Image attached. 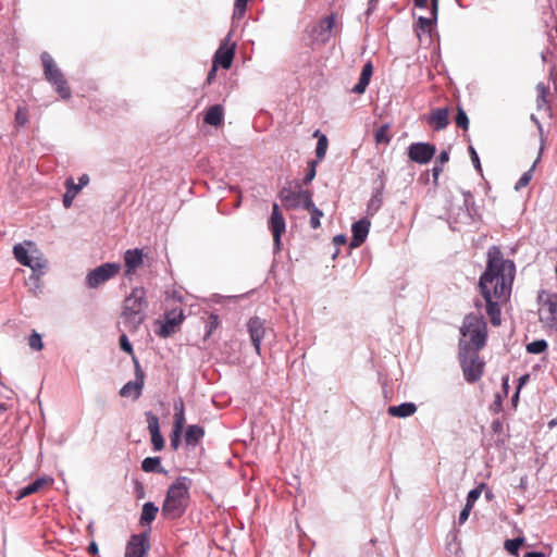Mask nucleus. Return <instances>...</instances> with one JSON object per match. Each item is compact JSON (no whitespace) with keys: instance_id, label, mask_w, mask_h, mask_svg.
<instances>
[{"instance_id":"1","label":"nucleus","mask_w":557,"mask_h":557,"mask_svg":"<svg viewBox=\"0 0 557 557\" xmlns=\"http://www.w3.org/2000/svg\"><path fill=\"white\" fill-rule=\"evenodd\" d=\"M515 275L513 261L505 259L499 247L492 246L487 251L486 268L480 276L479 288L493 325L502 322L500 306L510 298Z\"/></svg>"},{"instance_id":"2","label":"nucleus","mask_w":557,"mask_h":557,"mask_svg":"<svg viewBox=\"0 0 557 557\" xmlns=\"http://www.w3.org/2000/svg\"><path fill=\"white\" fill-rule=\"evenodd\" d=\"M190 480L186 476H178L169 487L162 505L161 513L168 520L181 518L189 504Z\"/></svg>"},{"instance_id":"3","label":"nucleus","mask_w":557,"mask_h":557,"mask_svg":"<svg viewBox=\"0 0 557 557\" xmlns=\"http://www.w3.org/2000/svg\"><path fill=\"white\" fill-rule=\"evenodd\" d=\"M460 333L463 337H469L468 342L460 344H469L472 349H482L485 346L487 330L486 323L482 315L469 313L465 317Z\"/></svg>"},{"instance_id":"4","label":"nucleus","mask_w":557,"mask_h":557,"mask_svg":"<svg viewBox=\"0 0 557 557\" xmlns=\"http://www.w3.org/2000/svg\"><path fill=\"white\" fill-rule=\"evenodd\" d=\"M459 359L467 382L479 381L484 371V362L480 359L479 349H472L469 344H459Z\"/></svg>"},{"instance_id":"5","label":"nucleus","mask_w":557,"mask_h":557,"mask_svg":"<svg viewBox=\"0 0 557 557\" xmlns=\"http://www.w3.org/2000/svg\"><path fill=\"white\" fill-rule=\"evenodd\" d=\"M40 60L44 67V75L47 82H49L63 100H69L72 96L71 88L67 82L52 57L48 52H42Z\"/></svg>"},{"instance_id":"6","label":"nucleus","mask_w":557,"mask_h":557,"mask_svg":"<svg viewBox=\"0 0 557 557\" xmlns=\"http://www.w3.org/2000/svg\"><path fill=\"white\" fill-rule=\"evenodd\" d=\"M539 302V320L547 330L557 333V294L540 290L537 295Z\"/></svg>"},{"instance_id":"7","label":"nucleus","mask_w":557,"mask_h":557,"mask_svg":"<svg viewBox=\"0 0 557 557\" xmlns=\"http://www.w3.org/2000/svg\"><path fill=\"white\" fill-rule=\"evenodd\" d=\"M146 289L141 286L134 287L123 302V317L140 323L144 320L143 313L147 307Z\"/></svg>"},{"instance_id":"8","label":"nucleus","mask_w":557,"mask_h":557,"mask_svg":"<svg viewBox=\"0 0 557 557\" xmlns=\"http://www.w3.org/2000/svg\"><path fill=\"white\" fill-rule=\"evenodd\" d=\"M121 265L115 262L103 263L88 272L86 275V285L89 288H98L106 282L110 281L119 274Z\"/></svg>"},{"instance_id":"9","label":"nucleus","mask_w":557,"mask_h":557,"mask_svg":"<svg viewBox=\"0 0 557 557\" xmlns=\"http://www.w3.org/2000/svg\"><path fill=\"white\" fill-rule=\"evenodd\" d=\"M268 226L273 236L274 250L280 251L282 246L281 238L286 231V222L276 202L272 205V212L268 221Z\"/></svg>"},{"instance_id":"10","label":"nucleus","mask_w":557,"mask_h":557,"mask_svg":"<svg viewBox=\"0 0 557 557\" xmlns=\"http://www.w3.org/2000/svg\"><path fill=\"white\" fill-rule=\"evenodd\" d=\"M135 381L127 382L119 392L121 397L138 399L145 385V373L136 357H134Z\"/></svg>"},{"instance_id":"11","label":"nucleus","mask_w":557,"mask_h":557,"mask_svg":"<svg viewBox=\"0 0 557 557\" xmlns=\"http://www.w3.org/2000/svg\"><path fill=\"white\" fill-rule=\"evenodd\" d=\"M278 198L286 210H294L300 205L304 207L312 198V194L309 190L295 191L290 188L283 187L278 191Z\"/></svg>"},{"instance_id":"12","label":"nucleus","mask_w":557,"mask_h":557,"mask_svg":"<svg viewBox=\"0 0 557 557\" xmlns=\"http://www.w3.org/2000/svg\"><path fill=\"white\" fill-rule=\"evenodd\" d=\"M247 331L256 352L261 355V341L271 329L267 326L265 320L252 317L247 321Z\"/></svg>"},{"instance_id":"13","label":"nucleus","mask_w":557,"mask_h":557,"mask_svg":"<svg viewBox=\"0 0 557 557\" xmlns=\"http://www.w3.org/2000/svg\"><path fill=\"white\" fill-rule=\"evenodd\" d=\"M184 319V310L181 307H175L166 311L164 323L160 329L159 335L165 338L176 333Z\"/></svg>"},{"instance_id":"14","label":"nucleus","mask_w":557,"mask_h":557,"mask_svg":"<svg viewBox=\"0 0 557 557\" xmlns=\"http://www.w3.org/2000/svg\"><path fill=\"white\" fill-rule=\"evenodd\" d=\"M149 548L147 534H134L127 542L124 557H147Z\"/></svg>"},{"instance_id":"15","label":"nucleus","mask_w":557,"mask_h":557,"mask_svg":"<svg viewBox=\"0 0 557 557\" xmlns=\"http://www.w3.org/2000/svg\"><path fill=\"white\" fill-rule=\"evenodd\" d=\"M435 146L428 143H414L409 146L408 157L411 161L425 164L432 160L435 154Z\"/></svg>"},{"instance_id":"16","label":"nucleus","mask_w":557,"mask_h":557,"mask_svg":"<svg viewBox=\"0 0 557 557\" xmlns=\"http://www.w3.org/2000/svg\"><path fill=\"white\" fill-rule=\"evenodd\" d=\"M234 55L235 44H230V37H227L215 51L213 57V63L218 66L228 70L232 65Z\"/></svg>"},{"instance_id":"17","label":"nucleus","mask_w":557,"mask_h":557,"mask_svg":"<svg viewBox=\"0 0 557 557\" xmlns=\"http://www.w3.org/2000/svg\"><path fill=\"white\" fill-rule=\"evenodd\" d=\"M146 418L152 447L156 451H160L164 448V438L160 433L159 418L152 412H146Z\"/></svg>"},{"instance_id":"18","label":"nucleus","mask_w":557,"mask_h":557,"mask_svg":"<svg viewBox=\"0 0 557 557\" xmlns=\"http://www.w3.org/2000/svg\"><path fill=\"white\" fill-rule=\"evenodd\" d=\"M144 263V253L141 249H128L124 253L125 275L132 276Z\"/></svg>"},{"instance_id":"19","label":"nucleus","mask_w":557,"mask_h":557,"mask_svg":"<svg viewBox=\"0 0 557 557\" xmlns=\"http://www.w3.org/2000/svg\"><path fill=\"white\" fill-rule=\"evenodd\" d=\"M428 123L435 131H442L449 124V110L448 108H436L432 110L428 117Z\"/></svg>"},{"instance_id":"20","label":"nucleus","mask_w":557,"mask_h":557,"mask_svg":"<svg viewBox=\"0 0 557 557\" xmlns=\"http://www.w3.org/2000/svg\"><path fill=\"white\" fill-rule=\"evenodd\" d=\"M52 483H53V480L49 476L38 478L30 484L18 490L17 494H16V499L20 500L22 498H25V497L32 495V494L38 493L41 490H44L45 487L51 485Z\"/></svg>"},{"instance_id":"21","label":"nucleus","mask_w":557,"mask_h":557,"mask_svg":"<svg viewBox=\"0 0 557 557\" xmlns=\"http://www.w3.org/2000/svg\"><path fill=\"white\" fill-rule=\"evenodd\" d=\"M370 222L367 219L359 220L352 224L351 247H359L366 240L369 233Z\"/></svg>"},{"instance_id":"22","label":"nucleus","mask_w":557,"mask_h":557,"mask_svg":"<svg viewBox=\"0 0 557 557\" xmlns=\"http://www.w3.org/2000/svg\"><path fill=\"white\" fill-rule=\"evenodd\" d=\"M372 73H373V65L371 62H367L362 67L358 83L354 86L351 91L355 94H358V95L363 94L370 83Z\"/></svg>"},{"instance_id":"23","label":"nucleus","mask_w":557,"mask_h":557,"mask_svg":"<svg viewBox=\"0 0 557 557\" xmlns=\"http://www.w3.org/2000/svg\"><path fill=\"white\" fill-rule=\"evenodd\" d=\"M224 119V108L221 104L210 107L203 117V122L211 126H220Z\"/></svg>"},{"instance_id":"24","label":"nucleus","mask_w":557,"mask_h":557,"mask_svg":"<svg viewBox=\"0 0 557 557\" xmlns=\"http://www.w3.org/2000/svg\"><path fill=\"white\" fill-rule=\"evenodd\" d=\"M417 411V406L413 403H404L398 406H391L387 409L388 414L392 417L407 418Z\"/></svg>"},{"instance_id":"25","label":"nucleus","mask_w":557,"mask_h":557,"mask_svg":"<svg viewBox=\"0 0 557 557\" xmlns=\"http://www.w3.org/2000/svg\"><path fill=\"white\" fill-rule=\"evenodd\" d=\"M66 191L63 196V206L70 208L76 195L81 191L82 185H76L73 177L65 181Z\"/></svg>"},{"instance_id":"26","label":"nucleus","mask_w":557,"mask_h":557,"mask_svg":"<svg viewBox=\"0 0 557 557\" xmlns=\"http://www.w3.org/2000/svg\"><path fill=\"white\" fill-rule=\"evenodd\" d=\"M205 430L202 426L193 424L185 432V442L187 445H196L203 437Z\"/></svg>"},{"instance_id":"27","label":"nucleus","mask_w":557,"mask_h":557,"mask_svg":"<svg viewBox=\"0 0 557 557\" xmlns=\"http://www.w3.org/2000/svg\"><path fill=\"white\" fill-rule=\"evenodd\" d=\"M436 20H437V13H434L433 7H431V16L430 17L420 16L418 18V22H417L418 36H420V32L430 34L432 30V26L436 22Z\"/></svg>"},{"instance_id":"28","label":"nucleus","mask_w":557,"mask_h":557,"mask_svg":"<svg viewBox=\"0 0 557 557\" xmlns=\"http://www.w3.org/2000/svg\"><path fill=\"white\" fill-rule=\"evenodd\" d=\"M158 507L153 503H146L143 506L140 523L143 525L150 524L157 517Z\"/></svg>"},{"instance_id":"29","label":"nucleus","mask_w":557,"mask_h":557,"mask_svg":"<svg viewBox=\"0 0 557 557\" xmlns=\"http://www.w3.org/2000/svg\"><path fill=\"white\" fill-rule=\"evenodd\" d=\"M143 471L147 473H164V469L161 467L160 457H147L141 462Z\"/></svg>"},{"instance_id":"30","label":"nucleus","mask_w":557,"mask_h":557,"mask_svg":"<svg viewBox=\"0 0 557 557\" xmlns=\"http://www.w3.org/2000/svg\"><path fill=\"white\" fill-rule=\"evenodd\" d=\"M304 208L310 213V226L313 230L319 228L321 225L320 219L323 216V212L314 206L312 198L306 203Z\"/></svg>"},{"instance_id":"31","label":"nucleus","mask_w":557,"mask_h":557,"mask_svg":"<svg viewBox=\"0 0 557 557\" xmlns=\"http://www.w3.org/2000/svg\"><path fill=\"white\" fill-rule=\"evenodd\" d=\"M334 25H335V16L333 14L321 20V22L319 24V28H320V36L323 41H325L330 38V34H331Z\"/></svg>"},{"instance_id":"32","label":"nucleus","mask_w":557,"mask_h":557,"mask_svg":"<svg viewBox=\"0 0 557 557\" xmlns=\"http://www.w3.org/2000/svg\"><path fill=\"white\" fill-rule=\"evenodd\" d=\"M537 92L536 106L537 109H542L548 106L549 87L544 83H539L535 87Z\"/></svg>"},{"instance_id":"33","label":"nucleus","mask_w":557,"mask_h":557,"mask_svg":"<svg viewBox=\"0 0 557 557\" xmlns=\"http://www.w3.org/2000/svg\"><path fill=\"white\" fill-rule=\"evenodd\" d=\"M13 253L15 259L22 264L25 265L30 263V256L26 248H24L21 244L15 245L13 247Z\"/></svg>"},{"instance_id":"34","label":"nucleus","mask_w":557,"mask_h":557,"mask_svg":"<svg viewBox=\"0 0 557 557\" xmlns=\"http://www.w3.org/2000/svg\"><path fill=\"white\" fill-rule=\"evenodd\" d=\"M375 141H376V144H384V145L389 144L391 136H389V125L388 124H384L377 128V131L375 132Z\"/></svg>"},{"instance_id":"35","label":"nucleus","mask_w":557,"mask_h":557,"mask_svg":"<svg viewBox=\"0 0 557 557\" xmlns=\"http://www.w3.org/2000/svg\"><path fill=\"white\" fill-rule=\"evenodd\" d=\"M548 345L545 339H536L527 345L529 354H542L547 349Z\"/></svg>"},{"instance_id":"36","label":"nucleus","mask_w":557,"mask_h":557,"mask_svg":"<svg viewBox=\"0 0 557 557\" xmlns=\"http://www.w3.org/2000/svg\"><path fill=\"white\" fill-rule=\"evenodd\" d=\"M524 543V539L523 537H517V539H512V540H506L505 542V548L506 550L510 554V555H513V556H517L518 555V552H519V548L521 547V545Z\"/></svg>"},{"instance_id":"37","label":"nucleus","mask_w":557,"mask_h":557,"mask_svg":"<svg viewBox=\"0 0 557 557\" xmlns=\"http://www.w3.org/2000/svg\"><path fill=\"white\" fill-rule=\"evenodd\" d=\"M456 126L467 131L469 128V119L466 111L461 108H457V115L455 119Z\"/></svg>"},{"instance_id":"38","label":"nucleus","mask_w":557,"mask_h":557,"mask_svg":"<svg viewBox=\"0 0 557 557\" xmlns=\"http://www.w3.org/2000/svg\"><path fill=\"white\" fill-rule=\"evenodd\" d=\"M26 267L30 268L34 272L42 273V270L47 268V260L42 257H32L30 263L26 264Z\"/></svg>"},{"instance_id":"39","label":"nucleus","mask_w":557,"mask_h":557,"mask_svg":"<svg viewBox=\"0 0 557 557\" xmlns=\"http://www.w3.org/2000/svg\"><path fill=\"white\" fill-rule=\"evenodd\" d=\"M329 147V141L325 135H320L315 148V156L318 160H322L325 157Z\"/></svg>"},{"instance_id":"40","label":"nucleus","mask_w":557,"mask_h":557,"mask_svg":"<svg viewBox=\"0 0 557 557\" xmlns=\"http://www.w3.org/2000/svg\"><path fill=\"white\" fill-rule=\"evenodd\" d=\"M28 345L33 350H41L44 348V343L40 334L34 331L28 337Z\"/></svg>"},{"instance_id":"41","label":"nucleus","mask_w":557,"mask_h":557,"mask_svg":"<svg viewBox=\"0 0 557 557\" xmlns=\"http://www.w3.org/2000/svg\"><path fill=\"white\" fill-rule=\"evenodd\" d=\"M248 0H235L233 18H242L246 12Z\"/></svg>"},{"instance_id":"42","label":"nucleus","mask_w":557,"mask_h":557,"mask_svg":"<svg viewBox=\"0 0 557 557\" xmlns=\"http://www.w3.org/2000/svg\"><path fill=\"white\" fill-rule=\"evenodd\" d=\"M535 163L536 162L533 163V165L531 166V169L529 171H527L522 174V176L519 178V181L516 184V189H520V188L528 186V184L532 180V173L535 168Z\"/></svg>"},{"instance_id":"43","label":"nucleus","mask_w":557,"mask_h":557,"mask_svg":"<svg viewBox=\"0 0 557 557\" xmlns=\"http://www.w3.org/2000/svg\"><path fill=\"white\" fill-rule=\"evenodd\" d=\"M483 486H484V484L471 490L468 493L466 505H468L469 507H473L474 503L478 500V498L480 497V495L482 493Z\"/></svg>"},{"instance_id":"44","label":"nucleus","mask_w":557,"mask_h":557,"mask_svg":"<svg viewBox=\"0 0 557 557\" xmlns=\"http://www.w3.org/2000/svg\"><path fill=\"white\" fill-rule=\"evenodd\" d=\"M119 342H120L121 349L124 350L125 352H127L128 355H131L132 359L134 360V357H136V356L134 354L132 344L129 343L127 336L125 334H122L120 336Z\"/></svg>"},{"instance_id":"45","label":"nucleus","mask_w":557,"mask_h":557,"mask_svg":"<svg viewBox=\"0 0 557 557\" xmlns=\"http://www.w3.org/2000/svg\"><path fill=\"white\" fill-rule=\"evenodd\" d=\"M28 121V112L26 108H18L15 113V122L17 125L23 126Z\"/></svg>"},{"instance_id":"46","label":"nucleus","mask_w":557,"mask_h":557,"mask_svg":"<svg viewBox=\"0 0 557 557\" xmlns=\"http://www.w3.org/2000/svg\"><path fill=\"white\" fill-rule=\"evenodd\" d=\"M315 166H317V161H310L308 163V172L306 174V176L304 177V184H309L311 183V181L315 177Z\"/></svg>"},{"instance_id":"47","label":"nucleus","mask_w":557,"mask_h":557,"mask_svg":"<svg viewBox=\"0 0 557 557\" xmlns=\"http://www.w3.org/2000/svg\"><path fill=\"white\" fill-rule=\"evenodd\" d=\"M185 413H174L173 429L176 431H183L185 425Z\"/></svg>"},{"instance_id":"48","label":"nucleus","mask_w":557,"mask_h":557,"mask_svg":"<svg viewBox=\"0 0 557 557\" xmlns=\"http://www.w3.org/2000/svg\"><path fill=\"white\" fill-rule=\"evenodd\" d=\"M208 323H209V331H208L207 335H211L213 330L216 329L218 325L220 324V319L216 314H210L208 318Z\"/></svg>"},{"instance_id":"49","label":"nucleus","mask_w":557,"mask_h":557,"mask_svg":"<svg viewBox=\"0 0 557 557\" xmlns=\"http://www.w3.org/2000/svg\"><path fill=\"white\" fill-rule=\"evenodd\" d=\"M183 431H176L173 429V433L171 435V446L174 450H176L181 443V434Z\"/></svg>"},{"instance_id":"50","label":"nucleus","mask_w":557,"mask_h":557,"mask_svg":"<svg viewBox=\"0 0 557 557\" xmlns=\"http://www.w3.org/2000/svg\"><path fill=\"white\" fill-rule=\"evenodd\" d=\"M469 151H470V154H471V161H472L473 165L475 166V169L479 172H482L481 162H480V159H479V156H478L476 151L474 150L473 147H469Z\"/></svg>"},{"instance_id":"51","label":"nucleus","mask_w":557,"mask_h":557,"mask_svg":"<svg viewBox=\"0 0 557 557\" xmlns=\"http://www.w3.org/2000/svg\"><path fill=\"white\" fill-rule=\"evenodd\" d=\"M443 166L444 165L435 162V165L432 169V176H433L434 185H437V183H438V177H440V174L443 172Z\"/></svg>"},{"instance_id":"52","label":"nucleus","mask_w":557,"mask_h":557,"mask_svg":"<svg viewBox=\"0 0 557 557\" xmlns=\"http://www.w3.org/2000/svg\"><path fill=\"white\" fill-rule=\"evenodd\" d=\"M472 508L473 507H469L468 505H466L463 507V509L461 510V512L459 515V524H463L467 521Z\"/></svg>"},{"instance_id":"53","label":"nucleus","mask_w":557,"mask_h":557,"mask_svg":"<svg viewBox=\"0 0 557 557\" xmlns=\"http://www.w3.org/2000/svg\"><path fill=\"white\" fill-rule=\"evenodd\" d=\"M218 65H215L214 63L212 64V67L211 70L209 71L208 75H207V79H206V83L208 85H210L214 79H215V76H216V71H218Z\"/></svg>"},{"instance_id":"54","label":"nucleus","mask_w":557,"mask_h":557,"mask_svg":"<svg viewBox=\"0 0 557 557\" xmlns=\"http://www.w3.org/2000/svg\"><path fill=\"white\" fill-rule=\"evenodd\" d=\"M448 160H449V154H448V152H447V151H442V152L438 154V157H437V159H436V161H435V162H436V163H438V164L444 165L445 163H447V162H448Z\"/></svg>"},{"instance_id":"55","label":"nucleus","mask_w":557,"mask_h":557,"mask_svg":"<svg viewBox=\"0 0 557 557\" xmlns=\"http://www.w3.org/2000/svg\"><path fill=\"white\" fill-rule=\"evenodd\" d=\"M174 413H184V401L182 399L175 401Z\"/></svg>"},{"instance_id":"56","label":"nucleus","mask_w":557,"mask_h":557,"mask_svg":"<svg viewBox=\"0 0 557 557\" xmlns=\"http://www.w3.org/2000/svg\"><path fill=\"white\" fill-rule=\"evenodd\" d=\"M88 553L90 555H97L98 554V545L95 543V542H91L89 545H88V548H87Z\"/></svg>"},{"instance_id":"57","label":"nucleus","mask_w":557,"mask_h":557,"mask_svg":"<svg viewBox=\"0 0 557 557\" xmlns=\"http://www.w3.org/2000/svg\"><path fill=\"white\" fill-rule=\"evenodd\" d=\"M89 183V176L87 174H83L81 177H79V184L78 185H82V188L84 186H86L87 184Z\"/></svg>"},{"instance_id":"58","label":"nucleus","mask_w":557,"mask_h":557,"mask_svg":"<svg viewBox=\"0 0 557 557\" xmlns=\"http://www.w3.org/2000/svg\"><path fill=\"white\" fill-rule=\"evenodd\" d=\"M524 557H545L543 553L539 552H530L524 555Z\"/></svg>"},{"instance_id":"59","label":"nucleus","mask_w":557,"mask_h":557,"mask_svg":"<svg viewBox=\"0 0 557 557\" xmlns=\"http://www.w3.org/2000/svg\"><path fill=\"white\" fill-rule=\"evenodd\" d=\"M334 242H335L336 244L342 245V244H345V243H346V238H345V236H344V235H337V236H335V237H334Z\"/></svg>"},{"instance_id":"60","label":"nucleus","mask_w":557,"mask_h":557,"mask_svg":"<svg viewBox=\"0 0 557 557\" xmlns=\"http://www.w3.org/2000/svg\"><path fill=\"white\" fill-rule=\"evenodd\" d=\"M413 3L418 8H425L428 0H413Z\"/></svg>"},{"instance_id":"61","label":"nucleus","mask_w":557,"mask_h":557,"mask_svg":"<svg viewBox=\"0 0 557 557\" xmlns=\"http://www.w3.org/2000/svg\"><path fill=\"white\" fill-rule=\"evenodd\" d=\"M431 7H433L434 13L438 12V0H431Z\"/></svg>"},{"instance_id":"62","label":"nucleus","mask_w":557,"mask_h":557,"mask_svg":"<svg viewBox=\"0 0 557 557\" xmlns=\"http://www.w3.org/2000/svg\"><path fill=\"white\" fill-rule=\"evenodd\" d=\"M528 380H529V375H528V374L522 375V376L520 377V380H519V381H520L519 388H520V387H521V386H522V385H523Z\"/></svg>"},{"instance_id":"63","label":"nucleus","mask_w":557,"mask_h":557,"mask_svg":"<svg viewBox=\"0 0 557 557\" xmlns=\"http://www.w3.org/2000/svg\"><path fill=\"white\" fill-rule=\"evenodd\" d=\"M498 428H500V423L499 422H494L493 423V429L497 430Z\"/></svg>"},{"instance_id":"64","label":"nucleus","mask_w":557,"mask_h":557,"mask_svg":"<svg viewBox=\"0 0 557 557\" xmlns=\"http://www.w3.org/2000/svg\"><path fill=\"white\" fill-rule=\"evenodd\" d=\"M507 385H508V379L506 377V379L504 380V386H507Z\"/></svg>"}]
</instances>
